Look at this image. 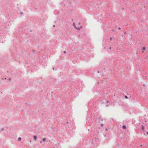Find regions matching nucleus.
I'll return each mask as SVG.
<instances>
[{
	"label": "nucleus",
	"instance_id": "f8f14e48",
	"mask_svg": "<svg viewBox=\"0 0 148 148\" xmlns=\"http://www.w3.org/2000/svg\"><path fill=\"white\" fill-rule=\"evenodd\" d=\"M98 73H99V71H98Z\"/></svg>",
	"mask_w": 148,
	"mask_h": 148
},
{
	"label": "nucleus",
	"instance_id": "1a4fd4ad",
	"mask_svg": "<svg viewBox=\"0 0 148 148\" xmlns=\"http://www.w3.org/2000/svg\"><path fill=\"white\" fill-rule=\"evenodd\" d=\"M121 29V28H120V27H119V30H120V29Z\"/></svg>",
	"mask_w": 148,
	"mask_h": 148
},
{
	"label": "nucleus",
	"instance_id": "0eeeda50",
	"mask_svg": "<svg viewBox=\"0 0 148 148\" xmlns=\"http://www.w3.org/2000/svg\"><path fill=\"white\" fill-rule=\"evenodd\" d=\"M141 128L143 130H144L145 129L143 125L142 126Z\"/></svg>",
	"mask_w": 148,
	"mask_h": 148
},
{
	"label": "nucleus",
	"instance_id": "9b49d317",
	"mask_svg": "<svg viewBox=\"0 0 148 148\" xmlns=\"http://www.w3.org/2000/svg\"><path fill=\"white\" fill-rule=\"evenodd\" d=\"M42 143V141H41L40 142V143Z\"/></svg>",
	"mask_w": 148,
	"mask_h": 148
},
{
	"label": "nucleus",
	"instance_id": "9d476101",
	"mask_svg": "<svg viewBox=\"0 0 148 148\" xmlns=\"http://www.w3.org/2000/svg\"><path fill=\"white\" fill-rule=\"evenodd\" d=\"M125 97L126 98H127V97L126 96H125Z\"/></svg>",
	"mask_w": 148,
	"mask_h": 148
},
{
	"label": "nucleus",
	"instance_id": "f03ea898",
	"mask_svg": "<svg viewBox=\"0 0 148 148\" xmlns=\"http://www.w3.org/2000/svg\"><path fill=\"white\" fill-rule=\"evenodd\" d=\"M33 138L35 140H36L37 139V137L36 136H33Z\"/></svg>",
	"mask_w": 148,
	"mask_h": 148
},
{
	"label": "nucleus",
	"instance_id": "20e7f679",
	"mask_svg": "<svg viewBox=\"0 0 148 148\" xmlns=\"http://www.w3.org/2000/svg\"><path fill=\"white\" fill-rule=\"evenodd\" d=\"M123 129H126V127L125 125H123Z\"/></svg>",
	"mask_w": 148,
	"mask_h": 148
},
{
	"label": "nucleus",
	"instance_id": "7ed1b4c3",
	"mask_svg": "<svg viewBox=\"0 0 148 148\" xmlns=\"http://www.w3.org/2000/svg\"><path fill=\"white\" fill-rule=\"evenodd\" d=\"M145 49H146V48L145 47H143L142 49V51H144L145 50Z\"/></svg>",
	"mask_w": 148,
	"mask_h": 148
},
{
	"label": "nucleus",
	"instance_id": "423d86ee",
	"mask_svg": "<svg viewBox=\"0 0 148 148\" xmlns=\"http://www.w3.org/2000/svg\"><path fill=\"white\" fill-rule=\"evenodd\" d=\"M46 139L45 138H43V139H42V141H43V142H45V141H46Z\"/></svg>",
	"mask_w": 148,
	"mask_h": 148
},
{
	"label": "nucleus",
	"instance_id": "6e6552de",
	"mask_svg": "<svg viewBox=\"0 0 148 148\" xmlns=\"http://www.w3.org/2000/svg\"><path fill=\"white\" fill-rule=\"evenodd\" d=\"M64 53H66V51H64Z\"/></svg>",
	"mask_w": 148,
	"mask_h": 148
},
{
	"label": "nucleus",
	"instance_id": "f257e3e1",
	"mask_svg": "<svg viewBox=\"0 0 148 148\" xmlns=\"http://www.w3.org/2000/svg\"><path fill=\"white\" fill-rule=\"evenodd\" d=\"M73 25L76 29H78V30H79L80 29V28L79 27H77L75 26V23H73Z\"/></svg>",
	"mask_w": 148,
	"mask_h": 148
},
{
	"label": "nucleus",
	"instance_id": "39448f33",
	"mask_svg": "<svg viewBox=\"0 0 148 148\" xmlns=\"http://www.w3.org/2000/svg\"><path fill=\"white\" fill-rule=\"evenodd\" d=\"M18 141H20L21 140V138L20 137H19L18 139Z\"/></svg>",
	"mask_w": 148,
	"mask_h": 148
}]
</instances>
